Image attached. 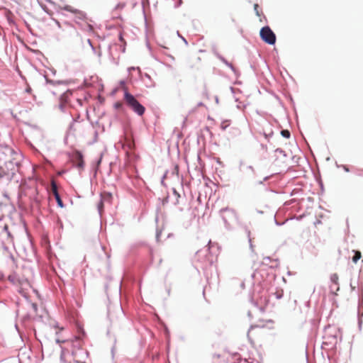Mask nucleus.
Masks as SVG:
<instances>
[{"instance_id":"obj_1","label":"nucleus","mask_w":363,"mask_h":363,"mask_svg":"<svg viewBox=\"0 0 363 363\" xmlns=\"http://www.w3.org/2000/svg\"><path fill=\"white\" fill-rule=\"evenodd\" d=\"M124 101L126 105L138 116H143L144 114L145 108L140 104L133 95L128 91H125L124 94Z\"/></svg>"},{"instance_id":"obj_2","label":"nucleus","mask_w":363,"mask_h":363,"mask_svg":"<svg viewBox=\"0 0 363 363\" xmlns=\"http://www.w3.org/2000/svg\"><path fill=\"white\" fill-rule=\"evenodd\" d=\"M261 39L269 45L276 43V35L269 26L263 27L259 32Z\"/></svg>"},{"instance_id":"obj_3","label":"nucleus","mask_w":363,"mask_h":363,"mask_svg":"<svg viewBox=\"0 0 363 363\" xmlns=\"http://www.w3.org/2000/svg\"><path fill=\"white\" fill-rule=\"evenodd\" d=\"M72 162H73L74 165L79 169H84V162L83 159V155L79 151H75L72 154Z\"/></svg>"},{"instance_id":"obj_4","label":"nucleus","mask_w":363,"mask_h":363,"mask_svg":"<svg viewBox=\"0 0 363 363\" xmlns=\"http://www.w3.org/2000/svg\"><path fill=\"white\" fill-rule=\"evenodd\" d=\"M72 355L74 357L73 363H86L84 359L88 357V352L84 350H79V351L73 352Z\"/></svg>"},{"instance_id":"obj_5","label":"nucleus","mask_w":363,"mask_h":363,"mask_svg":"<svg viewBox=\"0 0 363 363\" xmlns=\"http://www.w3.org/2000/svg\"><path fill=\"white\" fill-rule=\"evenodd\" d=\"M201 62V58L199 57L189 59L187 61V66L192 69H198L199 68V64Z\"/></svg>"},{"instance_id":"obj_6","label":"nucleus","mask_w":363,"mask_h":363,"mask_svg":"<svg viewBox=\"0 0 363 363\" xmlns=\"http://www.w3.org/2000/svg\"><path fill=\"white\" fill-rule=\"evenodd\" d=\"M52 191L55 196V198L57 201V203L58 204V206L61 208L63 207V203H62V201L60 196V194L57 191V185L55 183V182H52Z\"/></svg>"},{"instance_id":"obj_7","label":"nucleus","mask_w":363,"mask_h":363,"mask_svg":"<svg viewBox=\"0 0 363 363\" xmlns=\"http://www.w3.org/2000/svg\"><path fill=\"white\" fill-rule=\"evenodd\" d=\"M112 199V195L110 193L104 192L101 194V200L105 203H110L111 202Z\"/></svg>"},{"instance_id":"obj_8","label":"nucleus","mask_w":363,"mask_h":363,"mask_svg":"<svg viewBox=\"0 0 363 363\" xmlns=\"http://www.w3.org/2000/svg\"><path fill=\"white\" fill-rule=\"evenodd\" d=\"M353 252L354 253V255L352 257V261L353 262L357 263V261L362 257V254L358 250H353Z\"/></svg>"},{"instance_id":"obj_9","label":"nucleus","mask_w":363,"mask_h":363,"mask_svg":"<svg viewBox=\"0 0 363 363\" xmlns=\"http://www.w3.org/2000/svg\"><path fill=\"white\" fill-rule=\"evenodd\" d=\"M8 279L12 282L13 284H16L17 283H18L19 281L17 280L16 277L15 275H10L8 277Z\"/></svg>"},{"instance_id":"obj_10","label":"nucleus","mask_w":363,"mask_h":363,"mask_svg":"<svg viewBox=\"0 0 363 363\" xmlns=\"http://www.w3.org/2000/svg\"><path fill=\"white\" fill-rule=\"evenodd\" d=\"M281 134L283 137L289 138L290 137V132L288 130H282Z\"/></svg>"},{"instance_id":"obj_11","label":"nucleus","mask_w":363,"mask_h":363,"mask_svg":"<svg viewBox=\"0 0 363 363\" xmlns=\"http://www.w3.org/2000/svg\"><path fill=\"white\" fill-rule=\"evenodd\" d=\"M331 281L335 284H337L338 281V276L336 274H334L330 277Z\"/></svg>"},{"instance_id":"obj_12","label":"nucleus","mask_w":363,"mask_h":363,"mask_svg":"<svg viewBox=\"0 0 363 363\" xmlns=\"http://www.w3.org/2000/svg\"><path fill=\"white\" fill-rule=\"evenodd\" d=\"M104 205V203L101 200H100V201L98 204V209H99L100 213H101V212L103 211Z\"/></svg>"},{"instance_id":"obj_13","label":"nucleus","mask_w":363,"mask_h":363,"mask_svg":"<svg viewBox=\"0 0 363 363\" xmlns=\"http://www.w3.org/2000/svg\"><path fill=\"white\" fill-rule=\"evenodd\" d=\"M254 10L257 16H260L259 11V5L257 4H254Z\"/></svg>"},{"instance_id":"obj_14","label":"nucleus","mask_w":363,"mask_h":363,"mask_svg":"<svg viewBox=\"0 0 363 363\" xmlns=\"http://www.w3.org/2000/svg\"><path fill=\"white\" fill-rule=\"evenodd\" d=\"M65 10H67L68 11H70V12H72V13H75L76 11H77V10L72 9L70 6H66L65 7Z\"/></svg>"},{"instance_id":"obj_15","label":"nucleus","mask_w":363,"mask_h":363,"mask_svg":"<svg viewBox=\"0 0 363 363\" xmlns=\"http://www.w3.org/2000/svg\"><path fill=\"white\" fill-rule=\"evenodd\" d=\"M119 38H120V40H121V41H122V42L123 41V37H122L121 34L120 35Z\"/></svg>"},{"instance_id":"obj_16","label":"nucleus","mask_w":363,"mask_h":363,"mask_svg":"<svg viewBox=\"0 0 363 363\" xmlns=\"http://www.w3.org/2000/svg\"><path fill=\"white\" fill-rule=\"evenodd\" d=\"M89 28L91 30L92 29V27L91 26L89 25Z\"/></svg>"}]
</instances>
